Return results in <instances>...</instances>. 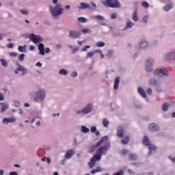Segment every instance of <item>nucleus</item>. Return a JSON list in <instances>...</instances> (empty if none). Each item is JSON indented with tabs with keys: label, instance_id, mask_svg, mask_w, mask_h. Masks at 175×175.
Returning <instances> with one entry per match:
<instances>
[{
	"label": "nucleus",
	"instance_id": "a19ab883",
	"mask_svg": "<svg viewBox=\"0 0 175 175\" xmlns=\"http://www.w3.org/2000/svg\"><path fill=\"white\" fill-rule=\"evenodd\" d=\"M94 52H88L86 55V58H91L92 57H94Z\"/></svg>",
	"mask_w": 175,
	"mask_h": 175
},
{
	"label": "nucleus",
	"instance_id": "f3484780",
	"mask_svg": "<svg viewBox=\"0 0 175 175\" xmlns=\"http://www.w3.org/2000/svg\"><path fill=\"white\" fill-rule=\"evenodd\" d=\"M119 85H120V77H117L114 81V84H113L114 90H118Z\"/></svg>",
	"mask_w": 175,
	"mask_h": 175
},
{
	"label": "nucleus",
	"instance_id": "4468645a",
	"mask_svg": "<svg viewBox=\"0 0 175 175\" xmlns=\"http://www.w3.org/2000/svg\"><path fill=\"white\" fill-rule=\"evenodd\" d=\"M175 53H169L165 55V60L170 61V59H174Z\"/></svg>",
	"mask_w": 175,
	"mask_h": 175
},
{
	"label": "nucleus",
	"instance_id": "412c9836",
	"mask_svg": "<svg viewBox=\"0 0 175 175\" xmlns=\"http://www.w3.org/2000/svg\"><path fill=\"white\" fill-rule=\"evenodd\" d=\"M90 8V4L85 3H81L79 9H88Z\"/></svg>",
	"mask_w": 175,
	"mask_h": 175
},
{
	"label": "nucleus",
	"instance_id": "79ce46f5",
	"mask_svg": "<svg viewBox=\"0 0 175 175\" xmlns=\"http://www.w3.org/2000/svg\"><path fill=\"white\" fill-rule=\"evenodd\" d=\"M25 57V55L24 53H22L19 56H18V59L20 61H24V57Z\"/></svg>",
	"mask_w": 175,
	"mask_h": 175
},
{
	"label": "nucleus",
	"instance_id": "2eb2a0df",
	"mask_svg": "<svg viewBox=\"0 0 175 175\" xmlns=\"http://www.w3.org/2000/svg\"><path fill=\"white\" fill-rule=\"evenodd\" d=\"M38 49L40 55H44V44H43L42 43H40L38 44Z\"/></svg>",
	"mask_w": 175,
	"mask_h": 175
},
{
	"label": "nucleus",
	"instance_id": "f704fd0d",
	"mask_svg": "<svg viewBox=\"0 0 175 175\" xmlns=\"http://www.w3.org/2000/svg\"><path fill=\"white\" fill-rule=\"evenodd\" d=\"M81 32H83V33H91L92 31H91V29L85 28V29H83L81 30Z\"/></svg>",
	"mask_w": 175,
	"mask_h": 175
},
{
	"label": "nucleus",
	"instance_id": "b1692460",
	"mask_svg": "<svg viewBox=\"0 0 175 175\" xmlns=\"http://www.w3.org/2000/svg\"><path fill=\"white\" fill-rule=\"evenodd\" d=\"M133 21H138L139 20V16H137V10H135L133 14V17H132Z\"/></svg>",
	"mask_w": 175,
	"mask_h": 175
},
{
	"label": "nucleus",
	"instance_id": "393cba45",
	"mask_svg": "<svg viewBox=\"0 0 175 175\" xmlns=\"http://www.w3.org/2000/svg\"><path fill=\"white\" fill-rule=\"evenodd\" d=\"M129 158L131 161H136L137 159V155H136V154H135V153H131L129 155Z\"/></svg>",
	"mask_w": 175,
	"mask_h": 175
},
{
	"label": "nucleus",
	"instance_id": "0eeeda50",
	"mask_svg": "<svg viewBox=\"0 0 175 175\" xmlns=\"http://www.w3.org/2000/svg\"><path fill=\"white\" fill-rule=\"evenodd\" d=\"M29 38L34 44H38V43H40V42H42V37L35 35L34 33L29 34Z\"/></svg>",
	"mask_w": 175,
	"mask_h": 175
},
{
	"label": "nucleus",
	"instance_id": "ea45409f",
	"mask_svg": "<svg viewBox=\"0 0 175 175\" xmlns=\"http://www.w3.org/2000/svg\"><path fill=\"white\" fill-rule=\"evenodd\" d=\"M8 107H9V105H3L2 107H1V111L2 113H3V111H5L8 109Z\"/></svg>",
	"mask_w": 175,
	"mask_h": 175
},
{
	"label": "nucleus",
	"instance_id": "c9c22d12",
	"mask_svg": "<svg viewBox=\"0 0 175 175\" xmlns=\"http://www.w3.org/2000/svg\"><path fill=\"white\" fill-rule=\"evenodd\" d=\"M18 51H21V53H24V51H25V47H24L21 45H19L18 47Z\"/></svg>",
	"mask_w": 175,
	"mask_h": 175
},
{
	"label": "nucleus",
	"instance_id": "f03ea898",
	"mask_svg": "<svg viewBox=\"0 0 175 175\" xmlns=\"http://www.w3.org/2000/svg\"><path fill=\"white\" fill-rule=\"evenodd\" d=\"M49 12L53 17H58L64 13V8L61 4H57L55 7L49 6Z\"/></svg>",
	"mask_w": 175,
	"mask_h": 175
},
{
	"label": "nucleus",
	"instance_id": "20e7f679",
	"mask_svg": "<svg viewBox=\"0 0 175 175\" xmlns=\"http://www.w3.org/2000/svg\"><path fill=\"white\" fill-rule=\"evenodd\" d=\"M143 144H144V146H147V147L149 148V155H151V151H155V150H157V147L155 146L150 144V139H148L147 135L144 137Z\"/></svg>",
	"mask_w": 175,
	"mask_h": 175
},
{
	"label": "nucleus",
	"instance_id": "1a4fd4ad",
	"mask_svg": "<svg viewBox=\"0 0 175 175\" xmlns=\"http://www.w3.org/2000/svg\"><path fill=\"white\" fill-rule=\"evenodd\" d=\"M154 64V60L152 59H148L146 62V70L148 73L152 72V64Z\"/></svg>",
	"mask_w": 175,
	"mask_h": 175
},
{
	"label": "nucleus",
	"instance_id": "473e14b6",
	"mask_svg": "<svg viewBox=\"0 0 175 175\" xmlns=\"http://www.w3.org/2000/svg\"><path fill=\"white\" fill-rule=\"evenodd\" d=\"M142 5L143 8H146V9L150 8V4L147 1H142Z\"/></svg>",
	"mask_w": 175,
	"mask_h": 175
},
{
	"label": "nucleus",
	"instance_id": "338daca9",
	"mask_svg": "<svg viewBox=\"0 0 175 175\" xmlns=\"http://www.w3.org/2000/svg\"><path fill=\"white\" fill-rule=\"evenodd\" d=\"M5 174V171L3 170H0V175Z\"/></svg>",
	"mask_w": 175,
	"mask_h": 175
},
{
	"label": "nucleus",
	"instance_id": "a878e982",
	"mask_svg": "<svg viewBox=\"0 0 175 175\" xmlns=\"http://www.w3.org/2000/svg\"><path fill=\"white\" fill-rule=\"evenodd\" d=\"M157 84H158V81L154 78L149 81V85H157Z\"/></svg>",
	"mask_w": 175,
	"mask_h": 175
},
{
	"label": "nucleus",
	"instance_id": "e2e57ef3",
	"mask_svg": "<svg viewBox=\"0 0 175 175\" xmlns=\"http://www.w3.org/2000/svg\"><path fill=\"white\" fill-rule=\"evenodd\" d=\"M10 175H18V174L17 172H11L10 173Z\"/></svg>",
	"mask_w": 175,
	"mask_h": 175
},
{
	"label": "nucleus",
	"instance_id": "4c0bfd02",
	"mask_svg": "<svg viewBox=\"0 0 175 175\" xmlns=\"http://www.w3.org/2000/svg\"><path fill=\"white\" fill-rule=\"evenodd\" d=\"M59 75H68V71L65 69H62V70H59Z\"/></svg>",
	"mask_w": 175,
	"mask_h": 175
},
{
	"label": "nucleus",
	"instance_id": "4d7b16f0",
	"mask_svg": "<svg viewBox=\"0 0 175 175\" xmlns=\"http://www.w3.org/2000/svg\"><path fill=\"white\" fill-rule=\"evenodd\" d=\"M102 170H103L102 169V167H100L99 166L96 168V171L97 172V173L99 172H102Z\"/></svg>",
	"mask_w": 175,
	"mask_h": 175
},
{
	"label": "nucleus",
	"instance_id": "72a5a7b5",
	"mask_svg": "<svg viewBox=\"0 0 175 175\" xmlns=\"http://www.w3.org/2000/svg\"><path fill=\"white\" fill-rule=\"evenodd\" d=\"M94 18H96V20H100V21H103V20H105V18L101 15H96L94 16Z\"/></svg>",
	"mask_w": 175,
	"mask_h": 175
},
{
	"label": "nucleus",
	"instance_id": "69168bd1",
	"mask_svg": "<svg viewBox=\"0 0 175 175\" xmlns=\"http://www.w3.org/2000/svg\"><path fill=\"white\" fill-rule=\"evenodd\" d=\"M45 52L47 53H50V48H49V47L46 48L45 49Z\"/></svg>",
	"mask_w": 175,
	"mask_h": 175
},
{
	"label": "nucleus",
	"instance_id": "2f4dec72",
	"mask_svg": "<svg viewBox=\"0 0 175 175\" xmlns=\"http://www.w3.org/2000/svg\"><path fill=\"white\" fill-rule=\"evenodd\" d=\"M77 21L78 23H87V18L84 17H79Z\"/></svg>",
	"mask_w": 175,
	"mask_h": 175
},
{
	"label": "nucleus",
	"instance_id": "7c9ffc66",
	"mask_svg": "<svg viewBox=\"0 0 175 175\" xmlns=\"http://www.w3.org/2000/svg\"><path fill=\"white\" fill-rule=\"evenodd\" d=\"M109 120H107V119H103V126H105V128H107L109 126Z\"/></svg>",
	"mask_w": 175,
	"mask_h": 175
},
{
	"label": "nucleus",
	"instance_id": "9d476101",
	"mask_svg": "<svg viewBox=\"0 0 175 175\" xmlns=\"http://www.w3.org/2000/svg\"><path fill=\"white\" fill-rule=\"evenodd\" d=\"M81 35V33H80V31H77L76 30H70L69 31V37L74 38V39L80 38Z\"/></svg>",
	"mask_w": 175,
	"mask_h": 175
},
{
	"label": "nucleus",
	"instance_id": "58836bf2",
	"mask_svg": "<svg viewBox=\"0 0 175 175\" xmlns=\"http://www.w3.org/2000/svg\"><path fill=\"white\" fill-rule=\"evenodd\" d=\"M96 46H97V47H104L105 42L100 41V42H97Z\"/></svg>",
	"mask_w": 175,
	"mask_h": 175
},
{
	"label": "nucleus",
	"instance_id": "ddd939ff",
	"mask_svg": "<svg viewBox=\"0 0 175 175\" xmlns=\"http://www.w3.org/2000/svg\"><path fill=\"white\" fill-rule=\"evenodd\" d=\"M117 136L120 139H122L124 137V127L119 126L117 130Z\"/></svg>",
	"mask_w": 175,
	"mask_h": 175
},
{
	"label": "nucleus",
	"instance_id": "864d4df0",
	"mask_svg": "<svg viewBox=\"0 0 175 175\" xmlns=\"http://www.w3.org/2000/svg\"><path fill=\"white\" fill-rule=\"evenodd\" d=\"M111 18H112V19L117 18V13H113L111 15Z\"/></svg>",
	"mask_w": 175,
	"mask_h": 175
},
{
	"label": "nucleus",
	"instance_id": "603ef678",
	"mask_svg": "<svg viewBox=\"0 0 175 175\" xmlns=\"http://www.w3.org/2000/svg\"><path fill=\"white\" fill-rule=\"evenodd\" d=\"M7 47L8 49H13L14 47V45L13 44V43H10L7 45Z\"/></svg>",
	"mask_w": 175,
	"mask_h": 175
},
{
	"label": "nucleus",
	"instance_id": "f257e3e1",
	"mask_svg": "<svg viewBox=\"0 0 175 175\" xmlns=\"http://www.w3.org/2000/svg\"><path fill=\"white\" fill-rule=\"evenodd\" d=\"M108 148H110V144H107L96 150V154L91 158L88 163L90 169H92L95 166L96 161H100L102 159V154H106Z\"/></svg>",
	"mask_w": 175,
	"mask_h": 175
},
{
	"label": "nucleus",
	"instance_id": "a18cd8bd",
	"mask_svg": "<svg viewBox=\"0 0 175 175\" xmlns=\"http://www.w3.org/2000/svg\"><path fill=\"white\" fill-rule=\"evenodd\" d=\"M96 126H92V127H91V129H90V131L92 132V133H95V132H96Z\"/></svg>",
	"mask_w": 175,
	"mask_h": 175
},
{
	"label": "nucleus",
	"instance_id": "cd10ccee",
	"mask_svg": "<svg viewBox=\"0 0 175 175\" xmlns=\"http://www.w3.org/2000/svg\"><path fill=\"white\" fill-rule=\"evenodd\" d=\"M122 144H128L129 143V137L123 138L121 141Z\"/></svg>",
	"mask_w": 175,
	"mask_h": 175
},
{
	"label": "nucleus",
	"instance_id": "e433bc0d",
	"mask_svg": "<svg viewBox=\"0 0 175 175\" xmlns=\"http://www.w3.org/2000/svg\"><path fill=\"white\" fill-rule=\"evenodd\" d=\"M0 61L2 65L4 66V68H6V66H8V62H6L5 59H1Z\"/></svg>",
	"mask_w": 175,
	"mask_h": 175
},
{
	"label": "nucleus",
	"instance_id": "dca6fc26",
	"mask_svg": "<svg viewBox=\"0 0 175 175\" xmlns=\"http://www.w3.org/2000/svg\"><path fill=\"white\" fill-rule=\"evenodd\" d=\"M137 91L139 94V95H141V96H142V98H147V94H146V91H144V90L142 88H138Z\"/></svg>",
	"mask_w": 175,
	"mask_h": 175
},
{
	"label": "nucleus",
	"instance_id": "13d9d810",
	"mask_svg": "<svg viewBox=\"0 0 175 175\" xmlns=\"http://www.w3.org/2000/svg\"><path fill=\"white\" fill-rule=\"evenodd\" d=\"M72 77H77V72L74 71L72 75H71Z\"/></svg>",
	"mask_w": 175,
	"mask_h": 175
},
{
	"label": "nucleus",
	"instance_id": "4be33fe9",
	"mask_svg": "<svg viewBox=\"0 0 175 175\" xmlns=\"http://www.w3.org/2000/svg\"><path fill=\"white\" fill-rule=\"evenodd\" d=\"M18 70L23 72L22 76H24L27 73V68L23 67L21 65L18 66Z\"/></svg>",
	"mask_w": 175,
	"mask_h": 175
},
{
	"label": "nucleus",
	"instance_id": "a211bd4d",
	"mask_svg": "<svg viewBox=\"0 0 175 175\" xmlns=\"http://www.w3.org/2000/svg\"><path fill=\"white\" fill-rule=\"evenodd\" d=\"M107 140H109V137L105 136L101 138V140L97 142V146H102L103 143H107Z\"/></svg>",
	"mask_w": 175,
	"mask_h": 175
},
{
	"label": "nucleus",
	"instance_id": "3c124183",
	"mask_svg": "<svg viewBox=\"0 0 175 175\" xmlns=\"http://www.w3.org/2000/svg\"><path fill=\"white\" fill-rule=\"evenodd\" d=\"M14 106H15L16 107H19L20 103L18 101H14Z\"/></svg>",
	"mask_w": 175,
	"mask_h": 175
},
{
	"label": "nucleus",
	"instance_id": "37998d69",
	"mask_svg": "<svg viewBox=\"0 0 175 175\" xmlns=\"http://www.w3.org/2000/svg\"><path fill=\"white\" fill-rule=\"evenodd\" d=\"M3 124H4L5 125H8V124H9V118H5L3 120Z\"/></svg>",
	"mask_w": 175,
	"mask_h": 175
},
{
	"label": "nucleus",
	"instance_id": "c03bdc74",
	"mask_svg": "<svg viewBox=\"0 0 175 175\" xmlns=\"http://www.w3.org/2000/svg\"><path fill=\"white\" fill-rule=\"evenodd\" d=\"M148 20V16H145L142 18V21H143V23H145V24H147Z\"/></svg>",
	"mask_w": 175,
	"mask_h": 175
},
{
	"label": "nucleus",
	"instance_id": "9b49d317",
	"mask_svg": "<svg viewBox=\"0 0 175 175\" xmlns=\"http://www.w3.org/2000/svg\"><path fill=\"white\" fill-rule=\"evenodd\" d=\"M73 155H75V150H69L64 154V158H65V159H70V158H72V157H73Z\"/></svg>",
	"mask_w": 175,
	"mask_h": 175
},
{
	"label": "nucleus",
	"instance_id": "0e129e2a",
	"mask_svg": "<svg viewBox=\"0 0 175 175\" xmlns=\"http://www.w3.org/2000/svg\"><path fill=\"white\" fill-rule=\"evenodd\" d=\"M29 50H31V51L35 50V46H33V45H31V46H29Z\"/></svg>",
	"mask_w": 175,
	"mask_h": 175
},
{
	"label": "nucleus",
	"instance_id": "f8f14e48",
	"mask_svg": "<svg viewBox=\"0 0 175 175\" xmlns=\"http://www.w3.org/2000/svg\"><path fill=\"white\" fill-rule=\"evenodd\" d=\"M159 130V127H158V125L155 123H151L149 125V131L150 132H157V131Z\"/></svg>",
	"mask_w": 175,
	"mask_h": 175
},
{
	"label": "nucleus",
	"instance_id": "6e6d98bb",
	"mask_svg": "<svg viewBox=\"0 0 175 175\" xmlns=\"http://www.w3.org/2000/svg\"><path fill=\"white\" fill-rule=\"evenodd\" d=\"M14 121H16V119L14 118H8V123L9 122H14Z\"/></svg>",
	"mask_w": 175,
	"mask_h": 175
},
{
	"label": "nucleus",
	"instance_id": "774afa93",
	"mask_svg": "<svg viewBox=\"0 0 175 175\" xmlns=\"http://www.w3.org/2000/svg\"><path fill=\"white\" fill-rule=\"evenodd\" d=\"M169 158H170V159H171L172 162H173V163H174V162H175V157L172 158L171 157H170Z\"/></svg>",
	"mask_w": 175,
	"mask_h": 175
},
{
	"label": "nucleus",
	"instance_id": "6e6552de",
	"mask_svg": "<svg viewBox=\"0 0 175 175\" xmlns=\"http://www.w3.org/2000/svg\"><path fill=\"white\" fill-rule=\"evenodd\" d=\"M92 107H93L92 104H88L81 111H77V113L80 114L81 113H83V114H88V113H91V110Z\"/></svg>",
	"mask_w": 175,
	"mask_h": 175
},
{
	"label": "nucleus",
	"instance_id": "c756f323",
	"mask_svg": "<svg viewBox=\"0 0 175 175\" xmlns=\"http://www.w3.org/2000/svg\"><path fill=\"white\" fill-rule=\"evenodd\" d=\"M81 131L83 133H88V132H90V129L87 128L85 126H82Z\"/></svg>",
	"mask_w": 175,
	"mask_h": 175
},
{
	"label": "nucleus",
	"instance_id": "39448f33",
	"mask_svg": "<svg viewBox=\"0 0 175 175\" xmlns=\"http://www.w3.org/2000/svg\"><path fill=\"white\" fill-rule=\"evenodd\" d=\"M153 74L154 75V76H169V72H167V70L165 67L156 69L153 72Z\"/></svg>",
	"mask_w": 175,
	"mask_h": 175
},
{
	"label": "nucleus",
	"instance_id": "aec40b11",
	"mask_svg": "<svg viewBox=\"0 0 175 175\" xmlns=\"http://www.w3.org/2000/svg\"><path fill=\"white\" fill-rule=\"evenodd\" d=\"M133 25H135V23H133V22H131L130 19H127V21L126 23V29L132 28Z\"/></svg>",
	"mask_w": 175,
	"mask_h": 175
},
{
	"label": "nucleus",
	"instance_id": "680f3d73",
	"mask_svg": "<svg viewBox=\"0 0 175 175\" xmlns=\"http://www.w3.org/2000/svg\"><path fill=\"white\" fill-rule=\"evenodd\" d=\"M3 99H4L3 94H2L1 93H0V100H3Z\"/></svg>",
	"mask_w": 175,
	"mask_h": 175
},
{
	"label": "nucleus",
	"instance_id": "423d86ee",
	"mask_svg": "<svg viewBox=\"0 0 175 175\" xmlns=\"http://www.w3.org/2000/svg\"><path fill=\"white\" fill-rule=\"evenodd\" d=\"M44 98H46V93L44 92V90H40L36 93L34 100L35 102H38V100H43Z\"/></svg>",
	"mask_w": 175,
	"mask_h": 175
},
{
	"label": "nucleus",
	"instance_id": "bb28decb",
	"mask_svg": "<svg viewBox=\"0 0 175 175\" xmlns=\"http://www.w3.org/2000/svg\"><path fill=\"white\" fill-rule=\"evenodd\" d=\"M100 145H98V143L95 145H93L91 148L88 150V152H90V154L94 152V151H95V150H96L97 147H99Z\"/></svg>",
	"mask_w": 175,
	"mask_h": 175
},
{
	"label": "nucleus",
	"instance_id": "7ed1b4c3",
	"mask_svg": "<svg viewBox=\"0 0 175 175\" xmlns=\"http://www.w3.org/2000/svg\"><path fill=\"white\" fill-rule=\"evenodd\" d=\"M103 3L106 8H111L112 9H120L121 8V3L118 0H105Z\"/></svg>",
	"mask_w": 175,
	"mask_h": 175
},
{
	"label": "nucleus",
	"instance_id": "6ab92c4d",
	"mask_svg": "<svg viewBox=\"0 0 175 175\" xmlns=\"http://www.w3.org/2000/svg\"><path fill=\"white\" fill-rule=\"evenodd\" d=\"M148 46V42L147 41L142 40L139 43L140 49H146V47Z\"/></svg>",
	"mask_w": 175,
	"mask_h": 175
},
{
	"label": "nucleus",
	"instance_id": "5fc2aeb1",
	"mask_svg": "<svg viewBox=\"0 0 175 175\" xmlns=\"http://www.w3.org/2000/svg\"><path fill=\"white\" fill-rule=\"evenodd\" d=\"M146 92L148 95H151V94H152V90H151V88H148Z\"/></svg>",
	"mask_w": 175,
	"mask_h": 175
},
{
	"label": "nucleus",
	"instance_id": "49530a36",
	"mask_svg": "<svg viewBox=\"0 0 175 175\" xmlns=\"http://www.w3.org/2000/svg\"><path fill=\"white\" fill-rule=\"evenodd\" d=\"M21 14H23V15H25V16H27V15L28 14V11L24 10H21Z\"/></svg>",
	"mask_w": 175,
	"mask_h": 175
},
{
	"label": "nucleus",
	"instance_id": "052dcab7",
	"mask_svg": "<svg viewBox=\"0 0 175 175\" xmlns=\"http://www.w3.org/2000/svg\"><path fill=\"white\" fill-rule=\"evenodd\" d=\"M91 174H95V173H98L97 171H96V169L95 170H92L91 172H90Z\"/></svg>",
	"mask_w": 175,
	"mask_h": 175
},
{
	"label": "nucleus",
	"instance_id": "c85d7f7f",
	"mask_svg": "<svg viewBox=\"0 0 175 175\" xmlns=\"http://www.w3.org/2000/svg\"><path fill=\"white\" fill-rule=\"evenodd\" d=\"M168 109H169V104H167V103H165L164 104H163L162 105L163 111H167Z\"/></svg>",
	"mask_w": 175,
	"mask_h": 175
},
{
	"label": "nucleus",
	"instance_id": "09e8293b",
	"mask_svg": "<svg viewBox=\"0 0 175 175\" xmlns=\"http://www.w3.org/2000/svg\"><path fill=\"white\" fill-rule=\"evenodd\" d=\"M10 55L11 57H17V53H16V52H10Z\"/></svg>",
	"mask_w": 175,
	"mask_h": 175
},
{
	"label": "nucleus",
	"instance_id": "5701e85b",
	"mask_svg": "<svg viewBox=\"0 0 175 175\" xmlns=\"http://www.w3.org/2000/svg\"><path fill=\"white\" fill-rule=\"evenodd\" d=\"M170 9H173V4H167L163 7L165 12H169Z\"/></svg>",
	"mask_w": 175,
	"mask_h": 175
},
{
	"label": "nucleus",
	"instance_id": "bf43d9fd",
	"mask_svg": "<svg viewBox=\"0 0 175 175\" xmlns=\"http://www.w3.org/2000/svg\"><path fill=\"white\" fill-rule=\"evenodd\" d=\"M94 53H99L100 54H102V51L100 49H96Z\"/></svg>",
	"mask_w": 175,
	"mask_h": 175
},
{
	"label": "nucleus",
	"instance_id": "8fccbe9b",
	"mask_svg": "<svg viewBox=\"0 0 175 175\" xmlns=\"http://www.w3.org/2000/svg\"><path fill=\"white\" fill-rule=\"evenodd\" d=\"M124 174V172L122 171H118L116 173H114L113 175H123Z\"/></svg>",
	"mask_w": 175,
	"mask_h": 175
},
{
	"label": "nucleus",
	"instance_id": "de8ad7c7",
	"mask_svg": "<svg viewBox=\"0 0 175 175\" xmlns=\"http://www.w3.org/2000/svg\"><path fill=\"white\" fill-rule=\"evenodd\" d=\"M128 152H129V150H122L121 151L122 155H126V154H128Z\"/></svg>",
	"mask_w": 175,
	"mask_h": 175
}]
</instances>
